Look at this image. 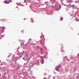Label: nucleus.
I'll list each match as a JSON object with an SVG mask.
<instances>
[{"label":"nucleus","instance_id":"f257e3e1","mask_svg":"<svg viewBox=\"0 0 79 79\" xmlns=\"http://www.w3.org/2000/svg\"><path fill=\"white\" fill-rule=\"evenodd\" d=\"M4 2L5 3H6V4H8L10 3V2H11V0H9L8 1L5 0Z\"/></svg>","mask_w":79,"mask_h":79},{"label":"nucleus","instance_id":"f03ea898","mask_svg":"<svg viewBox=\"0 0 79 79\" xmlns=\"http://www.w3.org/2000/svg\"><path fill=\"white\" fill-rule=\"evenodd\" d=\"M60 68V65L57 66L56 68V71H59V69Z\"/></svg>","mask_w":79,"mask_h":79},{"label":"nucleus","instance_id":"7ed1b4c3","mask_svg":"<svg viewBox=\"0 0 79 79\" xmlns=\"http://www.w3.org/2000/svg\"><path fill=\"white\" fill-rule=\"evenodd\" d=\"M41 58L42 59V60L41 62V63L42 64H44V59L42 57H41Z\"/></svg>","mask_w":79,"mask_h":79},{"label":"nucleus","instance_id":"20e7f679","mask_svg":"<svg viewBox=\"0 0 79 79\" xmlns=\"http://www.w3.org/2000/svg\"><path fill=\"white\" fill-rule=\"evenodd\" d=\"M40 51L42 53H43V52H44V49H43L42 48H41L40 49Z\"/></svg>","mask_w":79,"mask_h":79},{"label":"nucleus","instance_id":"39448f33","mask_svg":"<svg viewBox=\"0 0 79 79\" xmlns=\"http://www.w3.org/2000/svg\"><path fill=\"white\" fill-rule=\"evenodd\" d=\"M29 56L28 55H25V57H26V58H27L28 59V58H27L28 57H29Z\"/></svg>","mask_w":79,"mask_h":79},{"label":"nucleus","instance_id":"423d86ee","mask_svg":"<svg viewBox=\"0 0 79 79\" xmlns=\"http://www.w3.org/2000/svg\"><path fill=\"white\" fill-rule=\"evenodd\" d=\"M32 64L31 63H30L29 65V67H31V66H32Z\"/></svg>","mask_w":79,"mask_h":79},{"label":"nucleus","instance_id":"0eeeda50","mask_svg":"<svg viewBox=\"0 0 79 79\" xmlns=\"http://www.w3.org/2000/svg\"><path fill=\"white\" fill-rule=\"evenodd\" d=\"M23 60H26V58H25V57H23Z\"/></svg>","mask_w":79,"mask_h":79},{"label":"nucleus","instance_id":"6e6552de","mask_svg":"<svg viewBox=\"0 0 79 79\" xmlns=\"http://www.w3.org/2000/svg\"><path fill=\"white\" fill-rule=\"evenodd\" d=\"M24 52H22V55H24Z\"/></svg>","mask_w":79,"mask_h":79},{"label":"nucleus","instance_id":"1a4fd4ad","mask_svg":"<svg viewBox=\"0 0 79 79\" xmlns=\"http://www.w3.org/2000/svg\"><path fill=\"white\" fill-rule=\"evenodd\" d=\"M63 18H61L60 19L61 21H62V20H63Z\"/></svg>","mask_w":79,"mask_h":79},{"label":"nucleus","instance_id":"9d476101","mask_svg":"<svg viewBox=\"0 0 79 79\" xmlns=\"http://www.w3.org/2000/svg\"><path fill=\"white\" fill-rule=\"evenodd\" d=\"M40 44H42V41H41L40 42Z\"/></svg>","mask_w":79,"mask_h":79},{"label":"nucleus","instance_id":"9b49d317","mask_svg":"<svg viewBox=\"0 0 79 79\" xmlns=\"http://www.w3.org/2000/svg\"><path fill=\"white\" fill-rule=\"evenodd\" d=\"M31 40H32L30 38L29 40V41H31Z\"/></svg>","mask_w":79,"mask_h":79},{"label":"nucleus","instance_id":"f8f14e48","mask_svg":"<svg viewBox=\"0 0 79 79\" xmlns=\"http://www.w3.org/2000/svg\"><path fill=\"white\" fill-rule=\"evenodd\" d=\"M73 57H71V58H70V59H73Z\"/></svg>","mask_w":79,"mask_h":79},{"label":"nucleus","instance_id":"ddd939ff","mask_svg":"<svg viewBox=\"0 0 79 79\" xmlns=\"http://www.w3.org/2000/svg\"><path fill=\"white\" fill-rule=\"evenodd\" d=\"M5 29V28H3L2 29V31H3V30Z\"/></svg>","mask_w":79,"mask_h":79},{"label":"nucleus","instance_id":"4468645a","mask_svg":"<svg viewBox=\"0 0 79 79\" xmlns=\"http://www.w3.org/2000/svg\"><path fill=\"white\" fill-rule=\"evenodd\" d=\"M17 69H19V67H18L17 68Z\"/></svg>","mask_w":79,"mask_h":79},{"label":"nucleus","instance_id":"2eb2a0df","mask_svg":"<svg viewBox=\"0 0 79 79\" xmlns=\"http://www.w3.org/2000/svg\"><path fill=\"white\" fill-rule=\"evenodd\" d=\"M25 45L26 46L27 45V44H25Z\"/></svg>","mask_w":79,"mask_h":79},{"label":"nucleus","instance_id":"dca6fc26","mask_svg":"<svg viewBox=\"0 0 79 79\" xmlns=\"http://www.w3.org/2000/svg\"><path fill=\"white\" fill-rule=\"evenodd\" d=\"M78 56L79 55V54H78Z\"/></svg>","mask_w":79,"mask_h":79},{"label":"nucleus","instance_id":"f3484780","mask_svg":"<svg viewBox=\"0 0 79 79\" xmlns=\"http://www.w3.org/2000/svg\"><path fill=\"white\" fill-rule=\"evenodd\" d=\"M32 64H34V63H32Z\"/></svg>","mask_w":79,"mask_h":79}]
</instances>
